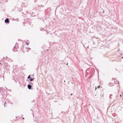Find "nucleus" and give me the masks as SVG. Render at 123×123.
<instances>
[{
    "mask_svg": "<svg viewBox=\"0 0 123 123\" xmlns=\"http://www.w3.org/2000/svg\"><path fill=\"white\" fill-rule=\"evenodd\" d=\"M22 119H24V118H23Z\"/></svg>",
    "mask_w": 123,
    "mask_h": 123,
    "instance_id": "11",
    "label": "nucleus"
},
{
    "mask_svg": "<svg viewBox=\"0 0 123 123\" xmlns=\"http://www.w3.org/2000/svg\"><path fill=\"white\" fill-rule=\"evenodd\" d=\"M112 96V95L111 94L110 95V98H111V96Z\"/></svg>",
    "mask_w": 123,
    "mask_h": 123,
    "instance_id": "6",
    "label": "nucleus"
},
{
    "mask_svg": "<svg viewBox=\"0 0 123 123\" xmlns=\"http://www.w3.org/2000/svg\"><path fill=\"white\" fill-rule=\"evenodd\" d=\"M18 44H16V45H15L14 47V48H17L18 47Z\"/></svg>",
    "mask_w": 123,
    "mask_h": 123,
    "instance_id": "3",
    "label": "nucleus"
},
{
    "mask_svg": "<svg viewBox=\"0 0 123 123\" xmlns=\"http://www.w3.org/2000/svg\"><path fill=\"white\" fill-rule=\"evenodd\" d=\"M73 95V94H71V95Z\"/></svg>",
    "mask_w": 123,
    "mask_h": 123,
    "instance_id": "12",
    "label": "nucleus"
},
{
    "mask_svg": "<svg viewBox=\"0 0 123 123\" xmlns=\"http://www.w3.org/2000/svg\"><path fill=\"white\" fill-rule=\"evenodd\" d=\"M30 81H32L33 80V79L30 78Z\"/></svg>",
    "mask_w": 123,
    "mask_h": 123,
    "instance_id": "4",
    "label": "nucleus"
},
{
    "mask_svg": "<svg viewBox=\"0 0 123 123\" xmlns=\"http://www.w3.org/2000/svg\"><path fill=\"white\" fill-rule=\"evenodd\" d=\"M121 96H122L121 95H120V97H121Z\"/></svg>",
    "mask_w": 123,
    "mask_h": 123,
    "instance_id": "13",
    "label": "nucleus"
},
{
    "mask_svg": "<svg viewBox=\"0 0 123 123\" xmlns=\"http://www.w3.org/2000/svg\"><path fill=\"white\" fill-rule=\"evenodd\" d=\"M27 87L29 89H30L31 88L32 86L30 85L29 84L28 85Z\"/></svg>",
    "mask_w": 123,
    "mask_h": 123,
    "instance_id": "2",
    "label": "nucleus"
},
{
    "mask_svg": "<svg viewBox=\"0 0 123 123\" xmlns=\"http://www.w3.org/2000/svg\"><path fill=\"white\" fill-rule=\"evenodd\" d=\"M103 12H104V11H103Z\"/></svg>",
    "mask_w": 123,
    "mask_h": 123,
    "instance_id": "14",
    "label": "nucleus"
},
{
    "mask_svg": "<svg viewBox=\"0 0 123 123\" xmlns=\"http://www.w3.org/2000/svg\"><path fill=\"white\" fill-rule=\"evenodd\" d=\"M111 83H109V86H112V85H111Z\"/></svg>",
    "mask_w": 123,
    "mask_h": 123,
    "instance_id": "7",
    "label": "nucleus"
},
{
    "mask_svg": "<svg viewBox=\"0 0 123 123\" xmlns=\"http://www.w3.org/2000/svg\"><path fill=\"white\" fill-rule=\"evenodd\" d=\"M6 102H5L4 104V106L5 107V105H6Z\"/></svg>",
    "mask_w": 123,
    "mask_h": 123,
    "instance_id": "9",
    "label": "nucleus"
},
{
    "mask_svg": "<svg viewBox=\"0 0 123 123\" xmlns=\"http://www.w3.org/2000/svg\"><path fill=\"white\" fill-rule=\"evenodd\" d=\"M5 23H9V19L8 18H6L5 20Z\"/></svg>",
    "mask_w": 123,
    "mask_h": 123,
    "instance_id": "1",
    "label": "nucleus"
},
{
    "mask_svg": "<svg viewBox=\"0 0 123 123\" xmlns=\"http://www.w3.org/2000/svg\"><path fill=\"white\" fill-rule=\"evenodd\" d=\"M25 43L27 45H28L29 44V43L27 42H26Z\"/></svg>",
    "mask_w": 123,
    "mask_h": 123,
    "instance_id": "8",
    "label": "nucleus"
},
{
    "mask_svg": "<svg viewBox=\"0 0 123 123\" xmlns=\"http://www.w3.org/2000/svg\"><path fill=\"white\" fill-rule=\"evenodd\" d=\"M13 51H14V52H15V51H14V49H13Z\"/></svg>",
    "mask_w": 123,
    "mask_h": 123,
    "instance_id": "10",
    "label": "nucleus"
},
{
    "mask_svg": "<svg viewBox=\"0 0 123 123\" xmlns=\"http://www.w3.org/2000/svg\"><path fill=\"white\" fill-rule=\"evenodd\" d=\"M27 78H28V79H30L31 78L30 75H29V76Z\"/></svg>",
    "mask_w": 123,
    "mask_h": 123,
    "instance_id": "5",
    "label": "nucleus"
}]
</instances>
